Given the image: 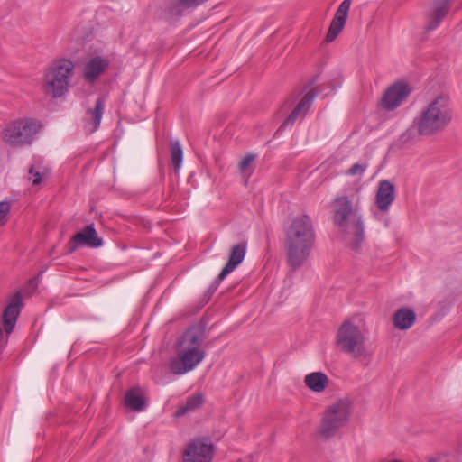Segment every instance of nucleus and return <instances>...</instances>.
<instances>
[{
    "label": "nucleus",
    "mask_w": 462,
    "mask_h": 462,
    "mask_svg": "<svg viewBox=\"0 0 462 462\" xmlns=\"http://www.w3.org/2000/svg\"><path fill=\"white\" fill-rule=\"evenodd\" d=\"M315 244V231L308 215L294 218L286 231L285 249L290 267L297 270L309 259Z\"/></svg>",
    "instance_id": "1"
},
{
    "label": "nucleus",
    "mask_w": 462,
    "mask_h": 462,
    "mask_svg": "<svg viewBox=\"0 0 462 462\" xmlns=\"http://www.w3.org/2000/svg\"><path fill=\"white\" fill-rule=\"evenodd\" d=\"M42 123L32 118L17 119L8 124L2 132L3 141L13 147L30 145L42 129Z\"/></svg>",
    "instance_id": "5"
},
{
    "label": "nucleus",
    "mask_w": 462,
    "mask_h": 462,
    "mask_svg": "<svg viewBox=\"0 0 462 462\" xmlns=\"http://www.w3.org/2000/svg\"><path fill=\"white\" fill-rule=\"evenodd\" d=\"M350 415L349 403L340 400L328 407L325 411L319 433L323 439L334 437L337 432L345 425Z\"/></svg>",
    "instance_id": "7"
},
{
    "label": "nucleus",
    "mask_w": 462,
    "mask_h": 462,
    "mask_svg": "<svg viewBox=\"0 0 462 462\" xmlns=\"http://www.w3.org/2000/svg\"><path fill=\"white\" fill-rule=\"evenodd\" d=\"M365 336L359 327L349 320L344 321L337 333V345L345 353L357 358L365 352Z\"/></svg>",
    "instance_id": "6"
},
{
    "label": "nucleus",
    "mask_w": 462,
    "mask_h": 462,
    "mask_svg": "<svg viewBox=\"0 0 462 462\" xmlns=\"http://www.w3.org/2000/svg\"><path fill=\"white\" fill-rule=\"evenodd\" d=\"M411 93V88L405 82H396L386 88L380 106L385 111H393L401 106Z\"/></svg>",
    "instance_id": "9"
},
{
    "label": "nucleus",
    "mask_w": 462,
    "mask_h": 462,
    "mask_svg": "<svg viewBox=\"0 0 462 462\" xmlns=\"http://www.w3.org/2000/svg\"><path fill=\"white\" fill-rule=\"evenodd\" d=\"M428 462H438V461H437V460H435V459H431V460H430V461H428Z\"/></svg>",
    "instance_id": "35"
},
{
    "label": "nucleus",
    "mask_w": 462,
    "mask_h": 462,
    "mask_svg": "<svg viewBox=\"0 0 462 462\" xmlns=\"http://www.w3.org/2000/svg\"><path fill=\"white\" fill-rule=\"evenodd\" d=\"M204 399L201 393H194L188 396L185 402L175 411L174 416L180 418L187 413L198 410L203 404Z\"/></svg>",
    "instance_id": "25"
},
{
    "label": "nucleus",
    "mask_w": 462,
    "mask_h": 462,
    "mask_svg": "<svg viewBox=\"0 0 462 462\" xmlns=\"http://www.w3.org/2000/svg\"><path fill=\"white\" fill-rule=\"evenodd\" d=\"M315 97L316 93L314 90L308 91L299 101L289 116L283 121L277 130V133L284 130L288 126H292L298 119L303 118L310 108Z\"/></svg>",
    "instance_id": "14"
},
{
    "label": "nucleus",
    "mask_w": 462,
    "mask_h": 462,
    "mask_svg": "<svg viewBox=\"0 0 462 462\" xmlns=\"http://www.w3.org/2000/svg\"><path fill=\"white\" fill-rule=\"evenodd\" d=\"M367 167V163H355L346 171V174L349 176H363Z\"/></svg>",
    "instance_id": "31"
},
{
    "label": "nucleus",
    "mask_w": 462,
    "mask_h": 462,
    "mask_svg": "<svg viewBox=\"0 0 462 462\" xmlns=\"http://www.w3.org/2000/svg\"><path fill=\"white\" fill-rule=\"evenodd\" d=\"M227 275H222V271L219 273V274L216 277V279L212 282V283L210 284L209 288H208V291L210 292H215L217 288L219 287L220 283L222 282V281H224L226 279Z\"/></svg>",
    "instance_id": "32"
},
{
    "label": "nucleus",
    "mask_w": 462,
    "mask_h": 462,
    "mask_svg": "<svg viewBox=\"0 0 462 462\" xmlns=\"http://www.w3.org/2000/svg\"><path fill=\"white\" fill-rule=\"evenodd\" d=\"M351 5V0H344L338 6V8L336 11V14L330 23L326 41L328 42H333L337 35L340 33V32L343 30L348 12Z\"/></svg>",
    "instance_id": "15"
},
{
    "label": "nucleus",
    "mask_w": 462,
    "mask_h": 462,
    "mask_svg": "<svg viewBox=\"0 0 462 462\" xmlns=\"http://www.w3.org/2000/svg\"><path fill=\"white\" fill-rule=\"evenodd\" d=\"M74 69L73 61L69 59L54 61L44 75V92L54 98L63 97L69 91Z\"/></svg>",
    "instance_id": "4"
},
{
    "label": "nucleus",
    "mask_w": 462,
    "mask_h": 462,
    "mask_svg": "<svg viewBox=\"0 0 462 462\" xmlns=\"http://www.w3.org/2000/svg\"><path fill=\"white\" fill-rule=\"evenodd\" d=\"M39 277H40V274L37 277L30 279L27 282L26 289H31L32 291H35L37 289V287H38Z\"/></svg>",
    "instance_id": "33"
},
{
    "label": "nucleus",
    "mask_w": 462,
    "mask_h": 462,
    "mask_svg": "<svg viewBox=\"0 0 462 462\" xmlns=\"http://www.w3.org/2000/svg\"><path fill=\"white\" fill-rule=\"evenodd\" d=\"M453 119V108L446 95L430 100L414 117V127L421 136H432L444 131Z\"/></svg>",
    "instance_id": "2"
},
{
    "label": "nucleus",
    "mask_w": 462,
    "mask_h": 462,
    "mask_svg": "<svg viewBox=\"0 0 462 462\" xmlns=\"http://www.w3.org/2000/svg\"><path fill=\"white\" fill-rule=\"evenodd\" d=\"M204 349L177 348V356L171 360L169 368L173 374H184L193 370L205 357Z\"/></svg>",
    "instance_id": "8"
},
{
    "label": "nucleus",
    "mask_w": 462,
    "mask_h": 462,
    "mask_svg": "<svg viewBox=\"0 0 462 462\" xmlns=\"http://www.w3.org/2000/svg\"><path fill=\"white\" fill-rule=\"evenodd\" d=\"M450 7L451 0H433L425 14L424 32L428 33L438 29Z\"/></svg>",
    "instance_id": "11"
},
{
    "label": "nucleus",
    "mask_w": 462,
    "mask_h": 462,
    "mask_svg": "<svg viewBox=\"0 0 462 462\" xmlns=\"http://www.w3.org/2000/svg\"><path fill=\"white\" fill-rule=\"evenodd\" d=\"M334 224L345 236H352V247L357 250L365 239L364 222L361 216L353 210L352 202L346 196L337 197L333 201Z\"/></svg>",
    "instance_id": "3"
},
{
    "label": "nucleus",
    "mask_w": 462,
    "mask_h": 462,
    "mask_svg": "<svg viewBox=\"0 0 462 462\" xmlns=\"http://www.w3.org/2000/svg\"><path fill=\"white\" fill-rule=\"evenodd\" d=\"M189 7L182 2V0H175L168 3L160 13V19L171 23L176 22L182 16L184 11Z\"/></svg>",
    "instance_id": "21"
},
{
    "label": "nucleus",
    "mask_w": 462,
    "mask_h": 462,
    "mask_svg": "<svg viewBox=\"0 0 462 462\" xmlns=\"http://www.w3.org/2000/svg\"><path fill=\"white\" fill-rule=\"evenodd\" d=\"M109 67L107 60L96 56L89 59L84 68V79L89 83H94Z\"/></svg>",
    "instance_id": "18"
},
{
    "label": "nucleus",
    "mask_w": 462,
    "mask_h": 462,
    "mask_svg": "<svg viewBox=\"0 0 462 462\" xmlns=\"http://www.w3.org/2000/svg\"><path fill=\"white\" fill-rule=\"evenodd\" d=\"M395 199V186L388 180L379 181L375 204L379 210L387 212Z\"/></svg>",
    "instance_id": "16"
},
{
    "label": "nucleus",
    "mask_w": 462,
    "mask_h": 462,
    "mask_svg": "<svg viewBox=\"0 0 462 462\" xmlns=\"http://www.w3.org/2000/svg\"><path fill=\"white\" fill-rule=\"evenodd\" d=\"M206 324L202 321L189 327L179 337L177 348L203 349L202 344L206 339Z\"/></svg>",
    "instance_id": "12"
},
{
    "label": "nucleus",
    "mask_w": 462,
    "mask_h": 462,
    "mask_svg": "<svg viewBox=\"0 0 462 462\" xmlns=\"http://www.w3.org/2000/svg\"><path fill=\"white\" fill-rule=\"evenodd\" d=\"M171 158L174 165V170L177 172L181 167L183 159L182 147L178 140L171 142Z\"/></svg>",
    "instance_id": "27"
},
{
    "label": "nucleus",
    "mask_w": 462,
    "mask_h": 462,
    "mask_svg": "<svg viewBox=\"0 0 462 462\" xmlns=\"http://www.w3.org/2000/svg\"><path fill=\"white\" fill-rule=\"evenodd\" d=\"M247 250L245 241L234 245L230 249L228 261L222 269V275H228L244 261Z\"/></svg>",
    "instance_id": "20"
},
{
    "label": "nucleus",
    "mask_w": 462,
    "mask_h": 462,
    "mask_svg": "<svg viewBox=\"0 0 462 462\" xmlns=\"http://www.w3.org/2000/svg\"><path fill=\"white\" fill-rule=\"evenodd\" d=\"M419 135L418 130L414 127V124L412 123L411 126L401 134L400 142L402 143H407L415 140Z\"/></svg>",
    "instance_id": "29"
},
{
    "label": "nucleus",
    "mask_w": 462,
    "mask_h": 462,
    "mask_svg": "<svg viewBox=\"0 0 462 462\" xmlns=\"http://www.w3.org/2000/svg\"><path fill=\"white\" fill-rule=\"evenodd\" d=\"M306 386L314 393H322L328 386L329 379L323 372H312L304 378Z\"/></svg>",
    "instance_id": "24"
},
{
    "label": "nucleus",
    "mask_w": 462,
    "mask_h": 462,
    "mask_svg": "<svg viewBox=\"0 0 462 462\" xmlns=\"http://www.w3.org/2000/svg\"><path fill=\"white\" fill-rule=\"evenodd\" d=\"M105 108V100L103 97L97 99L95 107L93 109H88L85 116V130L88 134L96 132L102 120Z\"/></svg>",
    "instance_id": "19"
},
{
    "label": "nucleus",
    "mask_w": 462,
    "mask_h": 462,
    "mask_svg": "<svg viewBox=\"0 0 462 462\" xmlns=\"http://www.w3.org/2000/svg\"><path fill=\"white\" fill-rule=\"evenodd\" d=\"M125 403L128 408L134 411H142L145 404L143 397L134 388L126 392Z\"/></svg>",
    "instance_id": "26"
},
{
    "label": "nucleus",
    "mask_w": 462,
    "mask_h": 462,
    "mask_svg": "<svg viewBox=\"0 0 462 462\" xmlns=\"http://www.w3.org/2000/svg\"><path fill=\"white\" fill-rule=\"evenodd\" d=\"M50 175V169L44 165L40 158H34L28 169V180L32 186H39L42 180Z\"/></svg>",
    "instance_id": "23"
},
{
    "label": "nucleus",
    "mask_w": 462,
    "mask_h": 462,
    "mask_svg": "<svg viewBox=\"0 0 462 462\" xmlns=\"http://www.w3.org/2000/svg\"><path fill=\"white\" fill-rule=\"evenodd\" d=\"M416 319V314L410 308H401L395 311L393 317V322L395 328L407 330L412 327Z\"/></svg>",
    "instance_id": "22"
},
{
    "label": "nucleus",
    "mask_w": 462,
    "mask_h": 462,
    "mask_svg": "<svg viewBox=\"0 0 462 462\" xmlns=\"http://www.w3.org/2000/svg\"><path fill=\"white\" fill-rule=\"evenodd\" d=\"M255 156L253 154H247L239 163V170L242 175L248 179L253 173L252 163L254 161Z\"/></svg>",
    "instance_id": "28"
},
{
    "label": "nucleus",
    "mask_w": 462,
    "mask_h": 462,
    "mask_svg": "<svg viewBox=\"0 0 462 462\" xmlns=\"http://www.w3.org/2000/svg\"><path fill=\"white\" fill-rule=\"evenodd\" d=\"M103 240L97 236L93 225L87 226L84 229L74 235L68 243V253H73L79 245H88L89 247H99Z\"/></svg>",
    "instance_id": "13"
},
{
    "label": "nucleus",
    "mask_w": 462,
    "mask_h": 462,
    "mask_svg": "<svg viewBox=\"0 0 462 462\" xmlns=\"http://www.w3.org/2000/svg\"><path fill=\"white\" fill-rule=\"evenodd\" d=\"M10 210L11 203L9 201H0V226H4L7 223Z\"/></svg>",
    "instance_id": "30"
},
{
    "label": "nucleus",
    "mask_w": 462,
    "mask_h": 462,
    "mask_svg": "<svg viewBox=\"0 0 462 462\" xmlns=\"http://www.w3.org/2000/svg\"><path fill=\"white\" fill-rule=\"evenodd\" d=\"M287 105H288L289 106L291 105V102H290L289 100H288V101H285V103H284V105H283V106H287Z\"/></svg>",
    "instance_id": "34"
},
{
    "label": "nucleus",
    "mask_w": 462,
    "mask_h": 462,
    "mask_svg": "<svg viewBox=\"0 0 462 462\" xmlns=\"http://www.w3.org/2000/svg\"><path fill=\"white\" fill-rule=\"evenodd\" d=\"M22 295L16 292L9 305L6 307L3 315L4 328L7 334H10L15 326L16 319L20 313V307L22 306Z\"/></svg>",
    "instance_id": "17"
},
{
    "label": "nucleus",
    "mask_w": 462,
    "mask_h": 462,
    "mask_svg": "<svg viewBox=\"0 0 462 462\" xmlns=\"http://www.w3.org/2000/svg\"><path fill=\"white\" fill-rule=\"evenodd\" d=\"M212 457L213 444L203 438L190 441L183 452L184 462H211Z\"/></svg>",
    "instance_id": "10"
}]
</instances>
